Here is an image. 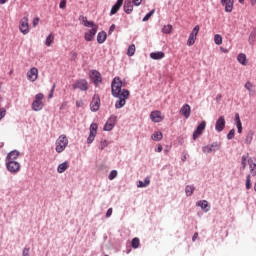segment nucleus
<instances>
[{
	"instance_id": "obj_1",
	"label": "nucleus",
	"mask_w": 256,
	"mask_h": 256,
	"mask_svg": "<svg viewBox=\"0 0 256 256\" xmlns=\"http://www.w3.org/2000/svg\"><path fill=\"white\" fill-rule=\"evenodd\" d=\"M127 87V82L121 81L120 77H115L111 83V91L113 97H116L118 100L115 103L116 109H121L125 107L127 99H129V90L123 89Z\"/></svg>"
},
{
	"instance_id": "obj_2",
	"label": "nucleus",
	"mask_w": 256,
	"mask_h": 256,
	"mask_svg": "<svg viewBox=\"0 0 256 256\" xmlns=\"http://www.w3.org/2000/svg\"><path fill=\"white\" fill-rule=\"evenodd\" d=\"M242 169H247V165H249L250 175L252 177L256 176V159L249 158V155H243L241 159Z\"/></svg>"
},
{
	"instance_id": "obj_3",
	"label": "nucleus",
	"mask_w": 256,
	"mask_h": 256,
	"mask_svg": "<svg viewBox=\"0 0 256 256\" xmlns=\"http://www.w3.org/2000/svg\"><path fill=\"white\" fill-rule=\"evenodd\" d=\"M56 153H63L65 149H67V145H69V139H67L66 135H60L58 139L56 140Z\"/></svg>"
},
{
	"instance_id": "obj_4",
	"label": "nucleus",
	"mask_w": 256,
	"mask_h": 256,
	"mask_svg": "<svg viewBox=\"0 0 256 256\" xmlns=\"http://www.w3.org/2000/svg\"><path fill=\"white\" fill-rule=\"evenodd\" d=\"M43 99H45V95L43 93H38L35 95L34 101L32 103L33 111H41L45 104H43Z\"/></svg>"
},
{
	"instance_id": "obj_5",
	"label": "nucleus",
	"mask_w": 256,
	"mask_h": 256,
	"mask_svg": "<svg viewBox=\"0 0 256 256\" xmlns=\"http://www.w3.org/2000/svg\"><path fill=\"white\" fill-rule=\"evenodd\" d=\"M19 31L22 35H29V18L23 17L19 22Z\"/></svg>"
},
{
	"instance_id": "obj_6",
	"label": "nucleus",
	"mask_w": 256,
	"mask_h": 256,
	"mask_svg": "<svg viewBox=\"0 0 256 256\" xmlns=\"http://www.w3.org/2000/svg\"><path fill=\"white\" fill-rule=\"evenodd\" d=\"M199 30H200L199 25H196L193 28V30L190 33L189 38L187 40L188 47H193V45H195V41H197V35H199Z\"/></svg>"
},
{
	"instance_id": "obj_7",
	"label": "nucleus",
	"mask_w": 256,
	"mask_h": 256,
	"mask_svg": "<svg viewBox=\"0 0 256 256\" xmlns=\"http://www.w3.org/2000/svg\"><path fill=\"white\" fill-rule=\"evenodd\" d=\"M221 149V142H213L211 145L202 147L203 153L209 154Z\"/></svg>"
},
{
	"instance_id": "obj_8",
	"label": "nucleus",
	"mask_w": 256,
	"mask_h": 256,
	"mask_svg": "<svg viewBox=\"0 0 256 256\" xmlns=\"http://www.w3.org/2000/svg\"><path fill=\"white\" fill-rule=\"evenodd\" d=\"M6 167L10 173H17L21 169V164L15 160H7Z\"/></svg>"
},
{
	"instance_id": "obj_9",
	"label": "nucleus",
	"mask_w": 256,
	"mask_h": 256,
	"mask_svg": "<svg viewBox=\"0 0 256 256\" xmlns=\"http://www.w3.org/2000/svg\"><path fill=\"white\" fill-rule=\"evenodd\" d=\"M207 127V122L202 121L196 128V130L193 133V140L197 141L201 135H203V132L205 131V128Z\"/></svg>"
},
{
	"instance_id": "obj_10",
	"label": "nucleus",
	"mask_w": 256,
	"mask_h": 256,
	"mask_svg": "<svg viewBox=\"0 0 256 256\" xmlns=\"http://www.w3.org/2000/svg\"><path fill=\"white\" fill-rule=\"evenodd\" d=\"M72 88L80 89V91H87L89 89V83L85 79L77 80L73 85Z\"/></svg>"
},
{
	"instance_id": "obj_11",
	"label": "nucleus",
	"mask_w": 256,
	"mask_h": 256,
	"mask_svg": "<svg viewBox=\"0 0 256 256\" xmlns=\"http://www.w3.org/2000/svg\"><path fill=\"white\" fill-rule=\"evenodd\" d=\"M97 129H98L97 123H92L90 125V134L87 138L88 145H91V143L95 141V137L97 136Z\"/></svg>"
},
{
	"instance_id": "obj_12",
	"label": "nucleus",
	"mask_w": 256,
	"mask_h": 256,
	"mask_svg": "<svg viewBox=\"0 0 256 256\" xmlns=\"http://www.w3.org/2000/svg\"><path fill=\"white\" fill-rule=\"evenodd\" d=\"M89 77L91 81L94 83V85H99V83L103 81V78L101 77V73L97 70L90 71Z\"/></svg>"
},
{
	"instance_id": "obj_13",
	"label": "nucleus",
	"mask_w": 256,
	"mask_h": 256,
	"mask_svg": "<svg viewBox=\"0 0 256 256\" xmlns=\"http://www.w3.org/2000/svg\"><path fill=\"white\" fill-rule=\"evenodd\" d=\"M99 30V26H94L84 34L85 41H93L95 39V35H97V31Z\"/></svg>"
},
{
	"instance_id": "obj_14",
	"label": "nucleus",
	"mask_w": 256,
	"mask_h": 256,
	"mask_svg": "<svg viewBox=\"0 0 256 256\" xmlns=\"http://www.w3.org/2000/svg\"><path fill=\"white\" fill-rule=\"evenodd\" d=\"M100 107H101V98L99 97L98 94H95L90 103V109L91 111L96 112Z\"/></svg>"
},
{
	"instance_id": "obj_15",
	"label": "nucleus",
	"mask_w": 256,
	"mask_h": 256,
	"mask_svg": "<svg viewBox=\"0 0 256 256\" xmlns=\"http://www.w3.org/2000/svg\"><path fill=\"white\" fill-rule=\"evenodd\" d=\"M27 79L32 83H34L36 79H39V69L36 67L31 68L30 71L27 72Z\"/></svg>"
},
{
	"instance_id": "obj_16",
	"label": "nucleus",
	"mask_w": 256,
	"mask_h": 256,
	"mask_svg": "<svg viewBox=\"0 0 256 256\" xmlns=\"http://www.w3.org/2000/svg\"><path fill=\"white\" fill-rule=\"evenodd\" d=\"M117 123V116H111L104 125V131H112Z\"/></svg>"
},
{
	"instance_id": "obj_17",
	"label": "nucleus",
	"mask_w": 256,
	"mask_h": 256,
	"mask_svg": "<svg viewBox=\"0 0 256 256\" xmlns=\"http://www.w3.org/2000/svg\"><path fill=\"white\" fill-rule=\"evenodd\" d=\"M225 116H220L217 121H216V124H215V130L218 132V133H221V131H223V129H225Z\"/></svg>"
},
{
	"instance_id": "obj_18",
	"label": "nucleus",
	"mask_w": 256,
	"mask_h": 256,
	"mask_svg": "<svg viewBox=\"0 0 256 256\" xmlns=\"http://www.w3.org/2000/svg\"><path fill=\"white\" fill-rule=\"evenodd\" d=\"M150 119L153 121V123H161L163 121V117L161 116V111L156 110L151 112Z\"/></svg>"
},
{
	"instance_id": "obj_19",
	"label": "nucleus",
	"mask_w": 256,
	"mask_h": 256,
	"mask_svg": "<svg viewBox=\"0 0 256 256\" xmlns=\"http://www.w3.org/2000/svg\"><path fill=\"white\" fill-rule=\"evenodd\" d=\"M180 114L189 119L191 117V106L189 104H184L180 109Z\"/></svg>"
},
{
	"instance_id": "obj_20",
	"label": "nucleus",
	"mask_w": 256,
	"mask_h": 256,
	"mask_svg": "<svg viewBox=\"0 0 256 256\" xmlns=\"http://www.w3.org/2000/svg\"><path fill=\"white\" fill-rule=\"evenodd\" d=\"M223 7H225L226 13H231L233 11V5L235 0H221Z\"/></svg>"
},
{
	"instance_id": "obj_21",
	"label": "nucleus",
	"mask_w": 256,
	"mask_h": 256,
	"mask_svg": "<svg viewBox=\"0 0 256 256\" xmlns=\"http://www.w3.org/2000/svg\"><path fill=\"white\" fill-rule=\"evenodd\" d=\"M122 6H123V0H117V2L115 3V5L112 7L110 11V15H115L117 11L121 9Z\"/></svg>"
},
{
	"instance_id": "obj_22",
	"label": "nucleus",
	"mask_w": 256,
	"mask_h": 256,
	"mask_svg": "<svg viewBox=\"0 0 256 256\" xmlns=\"http://www.w3.org/2000/svg\"><path fill=\"white\" fill-rule=\"evenodd\" d=\"M123 9L128 15L133 13V3L130 0L125 1Z\"/></svg>"
},
{
	"instance_id": "obj_23",
	"label": "nucleus",
	"mask_w": 256,
	"mask_h": 256,
	"mask_svg": "<svg viewBox=\"0 0 256 256\" xmlns=\"http://www.w3.org/2000/svg\"><path fill=\"white\" fill-rule=\"evenodd\" d=\"M235 123L238 129V133H243V124L241 123V118L239 117V113L235 114Z\"/></svg>"
},
{
	"instance_id": "obj_24",
	"label": "nucleus",
	"mask_w": 256,
	"mask_h": 256,
	"mask_svg": "<svg viewBox=\"0 0 256 256\" xmlns=\"http://www.w3.org/2000/svg\"><path fill=\"white\" fill-rule=\"evenodd\" d=\"M97 41L100 44L105 43V41H107V32L105 31L99 32L97 35Z\"/></svg>"
},
{
	"instance_id": "obj_25",
	"label": "nucleus",
	"mask_w": 256,
	"mask_h": 256,
	"mask_svg": "<svg viewBox=\"0 0 256 256\" xmlns=\"http://www.w3.org/2000/svg\"><path fill=\"white\" fill-rule=\"evenodd\" d=\"M19 157V151L13 150L7 155V161H15Z\"/></svg>"
},
{
	"instance_id": "obj_26",
	"label": "nucleus",
	"mask_w": 256,
	"mask_h": 256,
	"mask_svg": "<svg viewBox=\"0 0 256 256\" xmlns=\"http://www.w3.org/2000/svg\"><path fill=\"white\" fill-rule=\"evenodd\" d=\"M165 57V53L163 52H152L150 54V58L154 60L163 59Z\"/></svg>"
},
{
	"instance_id": "obj_27",
	"label": "nucleus",
	"mask_w": 256,
	"mask_h": 256,
	"mask_svg": "<svg viewBox=\"0 0 256 256\" xmlns=\"http://www.w3.org/2000/svg\"><path fill=\"white\" fill-rule=\"evenodd\" d=\"M66 169H69V163L67 161L59 164L57 171L58 173H65Z\"/></svg>"
},
{
	"instance_id": "obj_28",
	"label": "nucleus",
	"mask_w": 256,
	"mask_h": 256,
	"mask_svg": "<svg viewBox=\"0 0 256 256\" xmlns=\"http://www.w3.org/2000/svg\"><path fill=\"white\" fill-rule=\"evenodd\" d=\"M237 61L241 63V65H247V55L241 53L237 57Z\"/></svg>"
},
{
	"instance_id": "obj_29",
	"label": "nucleus",
	"mask_w": 256,
	"mask_h": 256,
	"mask_svg": "<svg viewBox=\"0 0 256 256\" xmlns=\"http://www.w3.org/2000/svg\"><path fill=\"white\" fill-rule=\"evenodd\" d=\"M151 139L153 141H161V139H163V133L156 131L152 134Z\"/></svg>"
},
{
	"instance_id": "obj_30",
	"label": "nucleus",
	"mask_w": 256,
	"mask_h": 256,
	"mask_svg": "<svg viewBox=\"0 0 256 256\" xmlns=\"http://www.w3.org/2000/svg\"><path fill=\"white\" fill-rule=\"evenodd\" d=\"M54 41H55V36H53V34H49L45 41L46 47H51Z\"/></svg>"
},
{
	"instance_id": "obj_31",
	"label": "nucleus",
	"mask_w": 256,
	"mask_h": 256,
	"mask_svg": "<svg viewBox=\"0 0 256 256\" xmlns=\"http://www.w3.org/2000/svg\"><path fill=\"white\" fill-rule=\"evenodd\" d=\"M151 180L149 179V177H146L144 182L143 181H139L137 184V187L143 188V187H148V185H150Z\"/></svg>"
},
{
	"instance_id": "obj_32",
	"label": "nucleus",
	"mask_w": 256,
	"mask_h": 256,
	"mask_svg": "<svg viewBox=\"0 0 256 256\" xmlns=\"http://www.w3.org/2000/svg\"><path fill=\"white\" fill-rule=\"evenodd\" d=\"M131 245L133 249H139V246L141 245V241L139 240V238H133L131 241Z\"/></svg>"
},
{
	"instance_id": "obj_33",
	"label": "nucleus",
	"mask_w": 256,
	"mask_h": 256,
	"mask_svg": "<svg viewBox=\"0 0 256 256\" xmlns=\"http://www.w3.org/2000/svg\"><path fill=\"white\" fill-rule=\"evenodd\" d=\"M194 191H195V187H193V186L188 185L185 188V193H186L187 197H191V195H193Z\"/></svg>"
},
{
	"instance_id": "obj_34",
	"label": "nucleus",
	"mask_w": 256,
	"mask_h": 256,
	"mask_svg": "<svg viewBox=\"0 0 256 256\" xmlns=\"http://www.w3.org/2000/svg\"><path fill=\"white\" fill-rule=\"evenodd\" d=\"M171 31H173V26L171 24L165 25L162 28V32H164L166 35H169V33H171Z\"/></svg>"
},
{
	"instance_id": "obj_35",
	"label": "nucleus",
	"mask_w": 256,
	"mask_h": 256,
	"mask_svg": "<svg viewBox=\"0 0 256 256\" xmlns=\"http://www.w3.org/2000/svg\"><path fill=\"white\" fill-rule=\"evenodd\" d=\"M127 55H128L129 57H133V55H135V44H131V45L128 47Z\"/></svg>"
},
{
	"instance_id": "obj_36",
	"label": "nucleus",
	"mask_w": 256,
	"mask_h": 256,
	"mask_svg": "<svg viewBox=\"0 0 256 256\" xmlns=\"http://www.w3.org/2000/svg\"><path fill=\"white\" fill-rule=\"evenodd\" d=\"M255 38H256V30H253L250 33V36L248 38V41H249L250 45H253V43H255Z\"/></svg>"
},
{
	"instance_id": "obj_37",
	"label": "nucleus",
	"mask_w": 256,
	"mask_h": 256,
	"mask_svg": "<svg viewBox=\"0 0 256 256\" xmlns=\"http://www.w3.org/2000/svg\"><path fill=\"white\" fill-rule=\"evenodd\" d=\"M214 43L216 45H221L223 43V37H221V35H219V34H216L214 36Z\"/></svg>"
},
{
	"instance_id": "obj_38",
	"label": "nucleus",
	"mask_w": 256,
	"mask_h": 256,
	"mask_svg": "<svg viewBox=\"0 0 256 256\" xmlns=\"http://www.w3.org/2000/svg\"><path fill=\"white\" fill-rule=\"evenodd\" d=\"M197 205L203 210H205L206 207H209V203L207 202V200H201L197 203Z\"/></svg>"
},
{
	"instance_id": "obj_39",
	"label": "nucleus",
	"mask_w": 256,
	"mask_h": 256,
	"mask_svg": "<svg viewBox=\"0 0 256 256\" xmlns=\"http://www.w3.org/2000/svg\"><path fill=\"white\" fill-rule=\"evenodd\" d=\"M251 177H253L251 174H248L246 177V189L247 190L251 189V187H252Z\"/></svg>"
},
{
	"instance_id": "obj_40",
	"label": "nucleus",
	"mask_w": 256,
	"mask_h": 256,
	"mask_svg": "<svg viewBox=\"0 0 256 256\" xmlns=\"http://www.w3.org/2000/svg\"><path fill=\"white\" fill-rule=\"evenodd\" d=\"M155 13V9L151 10L148 14L145 15V17L143 18V21H147L148 19H151V17H153Z\"/></svg>"
},
{
	"instance_id": "obj_41",
	"label": "nucleus",
	"mask_w": 256,
	"mask_h": 256,
	"mask_svg": "<svg viewBox=\"0 0 256 256\" xmlns=\"http://www.w3.org/2000/svg\"><path fill=\"white\" fill-rule=\"evenodd\" d=\"M117 177V170H112L108 176V179L110 181H113V179H115Z\"/></svg>"
},
{
	"instance_id": "obj_42",
	"label": "nucleus",
	"mask_w": 256,
	"mask_h": 256,
	"mask_svg": "<svg viewBox=\"0 0 256 256\" xmlns=\"http://www.w3.org/2000/svg\"><path fill=\"white\" fill-rule=\"evenodd\" d=\"M84 27H91V29H94L95 27H97V24H95V22L93 21H89L86 22V24H84Z\"/></svg>"
},
{
	"instance_id": "obj_43",
	"label": "nucleus",
	"mask_w": 256,
	"mask_h": 256,
	"mask_svg": "<svg viewBox=\"0 0 256 256\" xmlns=\"http://www.w3.org/2000/svg\"><path fill=\"white\" fill-rule=\"evenodd\" d=\"M244 87H245V89H247V91H253V87H255V86L253 85V83L248 81V82H246Z\"/></svg>"
},
{
	"instance_id": "obj_44",
	"label": "nucleus",
	"mask_w": 256,
	"mask_h": 256,
	"mask_svg": "<svg viewBox=\"0 0 256 256\" xmlns=\"http://www.w3.org/2000/svg\"><path fill=\"white\" fill-rule=\"evenodd\" d=\"M109 145V142H107V140H102L100 142V149L101 151H103V149H105V147H107Z\"/></svg>"
},
{
	"instance_id": "obj_45",
	"label": "nucleus",
	"mask_w": 256,
	"mask_h": 256,
	"mask_svg": "<svg viewBox=\"0 0 256 256\" xmlns=\"http://www.w3.org/2000/svg\"><path fill=\"white\" fill-rule=\"evenodd\" d=\"M235 137V129H232L229 131V133L227 134V139L231 140Z\"/></svg>"
},
{
	"instance_id": "obj_46",
	"label": "nucleus",
	"mask_w": 256,
	"mask_h": 256,
	"mask_svg": "<svg viewBox=\"0 0 256 256\" xmlns=\"http://www.w3.org/2000/svg\"><path fill=\"white\" fill-rule=\"evenodd\" d=\"M252 140H253V132H249L247 134L246 141H248V143H251Z\"/></svg>"
},
{
	"instance_id": "obj_47",
	"label": "nucleus",
	"mask_w": 256,
	"mask_h": 256,
	"mask_svg": "<svg viewBox=\"0 0 256 256\" xmlns=\"http://www.w3.org/2000/svg\"><path fill=\"white\" fill-rule=\"evenodd\" d=\"M132 5H135L136 7H139L141 3H143V0H132Z\"/></svg>"
},
{
	"instance_id": "obj_48",
	"label": "nucleus",
	"mask_w": 256,
	"mask_h": 256,
	"mask_svg": "<svg viewBox=\"0 0 256 256\" xmlns=\"http://www.w3.org/2000/svg\"><path fill=\"white\" fill-rule=\"evenodd\" d=\"M32 24L33 27H37L39 25V17L34 18Z\"/></svg>"
},
{
	"instance_id": "obj_49",
	"label": "nucleus",
	"mask_w": 256,
	"mask_h": 256,
	"mask_svg": "<svg viewBox=\"0 0 256 256\" xmlns=\"http://www.w3.org/2000/svg\"><path fill=\"white\" fill-rule=\"evenodd\" d=\"M66 6H67V2L65 0L60 2V5H59L60 9H65Z\"/></svg>"
},
{
	"instance_id": "obj_50",
	"label": "nucleus",
	"mask_w": 256,
	"mask_h": 256,
	"mask_svg": "<svg viewBox=\"0 0 256 256\" xmlns=\"http://www.w3.org/2000/svg\"><path fill=\"white\" fill-rule=\"evenodd\" d=\"M113 215V208H109L106 212V217H111Z\"/></svg>"
},
{
	"instance_id": "obj_51",
	"label": "nucleus",
	"mask_w": 256,
	"mask_h": 256,
	"mask_svg": "<svg viewBox=\"0 0 256 256\" xmlns=\"http://www.w3.org/2000/svg\"><path fill=\"white\" fill-rule=\"evenodd\" d=\"M84 103H83V100H77L76 101V107H83Z\"/></svg>"
},
{
	"instance_id": "obj_52",
	"label": "nucleus",
	"mask_w": 256,
	"mask_h": 256,
	"mask_svg": "<svg viewBox=\"0 0 256 256\" xmlns=\"http://www.w3.org/2000/svg\"><path fill=\"white\" fill-rule=\"evenodd\" d=\"M113 31H115V24H112L110 26L109 31H108L109 35H111V33H113Z\"/></svg>"
},
{
	"instance_id": "obj_53",
	"label": "nucleus",
	"mask_w": 256,
	"mask_h": 256,
	"mask_svg": "<svg viewBox=\"0 0 256 256\" xmlns=\"http://www.w3.org/2000/svg\"><path fill=\"white\" fill-rule=\"evenodd\" d=\"M6 115V111L5 109L2 108V110L0 111V120L3 119V117H5Z\"/></svg>"
},
{
	"instance_id": "obj_54",
	"label": "nucleus",
	"mask_w": 256,
	"mask_h": 256,
	"mask_svg": "<svg viewBox=\"0 0 256 256\" xmlns=\"http://www.w3.org/2000/svg\"><path fill=\"white\" fill-rule=\"evenodd\" d=\"M22 256H29V248H24Z\"/></svg>"
},
{
	"instance_id": "obj_55",
	"label": "nucleus",
	"mask_w": 256,
	"mask_h": 256,
	"mask_svg": "<svg viewBox=\"0 0 256 256\" xmlns=\"http://www.w3.org/2000/svg\"><path fill=\"white\" fill-rule=\"evenodd\" d=\"M55 91V85L53 86L52 90H51V93L49 94V99H52L53 98V93Z\"/></svg>"
},
{
	"instance_id": "obj_56",
	"label": "nucleus",
	"mask_w": 256,
	"mask_h": 256,
	"mask_svg": "<svg viewBox=\"0 0 256 256\" xmlns=\"http://www.w3.org/2000/svg\"><path fill=\"white\" fill-rule=\"evenodd\" d=\"M197 237H199V233L196 232L192 237V241H197Z\"/></svg>"
},
{
	"instance_id": "obj_57",
	"label": "nucleus",
	"mask_w": 256,
	"mask_h": 256,
	"mask_svg": "<svg viewBox=\"0 0 256 256\" xmlns=\"http://www.w3.org/2000/svg\"><path fill=\"white\" fill-rule=\"evenodd\" d=\"M156 151H157L158 153H161V151H163V146H162L161 144H159Z\"/></svg>"
},
{
	"instance_id": "obj_58",
	"label": "nucleus",
	"mask_w": 256,
	"mask_h": 256,
	"mask_svg": "<svg viewBox=\"0 0 256 256\" xmlns=\"http://www.w3.org/2000/svg\"><path fill=\"white\" fill-rule=\"evenodd\" d=\"M88 21H89V20H87V17L82 16V23H83V25H85L86 22H88Z\"/></svg>"
},
{
	"instance_id": "obj_59",
	"label": "nucleus",
	"mask_w": 256,
	"mask_h": 256,
	"mask_svg": "<svg viewBox=\"0 0 256 256\" xmlns=\"http://www.w3.org/2000/svg\"><path fill=\"white\" fill-rule=\"evenodd\" d=\"M7 3V0H0V5H5Z\"/></svg>"
},
{
	"instance_id": "obj_60",
	"label": "nucleus",
	"mask_w": 256,
	"mask_h": 256,
	"mask_svg": "<svg viewBox=\"0 0 256 256\" xmlns=\"http://www.w3.org/2000/svg\"><path fill=\"white\" fill-rule=\"evenodd\" d=\"M216 101H221V94H218V95H217Z\"/></svg>"
},
{
	"instance_id": "obj_61",
	"label": "nucleus",
	"mask_w": 256,
	"mask_h": 256,
	"mask_svg": "<svg viewBox=\"0 0 256 256\" xmlns=\"http://www.w3.org/2000/svg\"><path fill=\"white\" fill-rule=\"evenodd\" d=\"M250 3H251L252 5H255L256 0H250Z\"/></svg>"
},
{
	"instance_id": "obj_62",
	"label": "nucleus",
	"mask_w": 256,
	"mask_h": 256,
	"mask_svg": "<svg viewBox=\"0 0 256 256\" xmlns=\"http://www.w3.org/2000/svg\"><path fill=\"white\" fill-rule=\"evenodd\" d=\"M239 3H242V4L245 3V0H239Z\"/></svg>"
},
{
	"instance_id": "obj_63",
	"label": "nucleus",
	"mask_w": 256,
	"mask_h": 256,
	"mask_svg": "<svg viewBox=\"0 0 256 256\" xmlns=\"http://www.w3.org/2000/svg\"><path fill=\"white\" fill-rule=\"evenodd\" d=\"M185 159H187V156H184L183 159H182V161H185Z\"/></svg>"
},
{
	"instance_id": "obj_64",
	"label": "nucleus",
	"mask_w": 256,
	"mask_h": 256,
	"mask_svg": "<svg viewBox=\"0 0 256 256\" xmlns=\"http://www.w3.org/2000/svg\"><path fill=\"white\" fill-rule=\"evenodd\" d=\"M3 111V109L0 108V112Z\"/></svg>"
}]
</instances>
